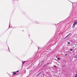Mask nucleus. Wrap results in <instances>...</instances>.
Returning <instances> with one entry per match:
<instances>
[{
    "mask_svg": "<svg viewBox=\"0 0 77 77\" xmlns=\"http://www.w3.org/2000/svg\"><path fill=\"white\" fill-rule=\"evenodd\" d=\"M71 33H70V34H69L67 35L64 38L65 39L66 38H67L70 35V34H71Z\"/></svg>",
    "mask_w": 77,
    "mask_h": 77,
    "instance_id": "obj_3",
    "label": "nucleus"
},
{
    "mask_svg": "<svg viewBox=\"0 0 77 77\" xmlns=\"http://www.w3.org/2000/svg\"><path fill=\"white\" fill-rule=\"evenodd\" d=\"M76 75L77 76V74H76Z\"/></svg>",
    "mask_w": 77,
    "mask_h": 77,
    "instance_id": "obj_17",
    "label": "nucleus"
},
{
    "mask_svg": "<svg viewBox=\"0 0 77 77\" xmlns=\"http://www.w3.org/2000/svg\"><path fill=\"white\" fill-rule=\"evenodd\" d=\"M54 66L55 67H57V66H56L55 65H54Z\"/></svg>",
    "mask_w": 77,
    "mask_h": 77,
    "instance_id": "obj_14",
    "label": "nucleus"
},
{
    "mask_svg": "<svg viewBox=\"0 0 77 77\" xmlns=\"http://www.w3.org/2000/svg\"><path fill=\"white\" fill-rule=\"evenodd\" d=\"M38 75H39L38 74L37 75V76L38 77Z\"/></svg>",
    "mask_w": 77,
    "mask_h": 77,
    "instance_id": "obj_15",
    "label": "nucleus"
},
{
    "mask_svg": "<svg viewBox=\"0 0 77 77\" xmlns=\"http://www.w3.org/2000/svg\"><path fill=\"white\" fill-rule=\"evenodd\" d=\"M70 51H72V49H70Z\"/></svg>",
    "mask_w": 77,
    "mask_h": 77,
    "instance_id": "obj_9",
    "label": "nucleus"
},
{
    "mask_svg": "<svg viewBox=\"0 0 77 77\" xmlns=\"http://www.w3.org/2000/svg\"><path fill=\"white\" fill-rule=\"evenodd\" d=\"M65 56H67V54H65Z\"/></svg>",
    "mask_w": 77,
    "mask_h": 77,
    "instance_id": "obj_10",
    "label": "nucleus"
},
{
    "mask_svg": "<svg viewBox=\"0 0 77 77\" xmlns=\"http://www.w3.org/2000/svg\"><path fill=\"white\" fill-rule=\"evenodd\" d=\"M17 72H19V71L18 70L17 71Z\"/></svg>",
    "mask_w": 77,
    "mask_h": 77,
    "instance_id": "obj_13",
    "label": "nucleus"
},
{
    "mask_svg": "<svg viewBox=\"0 0 77 77\" xmlns=\"http://www.w3.org/2000/svg\"><path fill=\"white\" fill-rule=\"evenodd\" d=\"M76 24H77V21H76L75 22H74L73 25V27H75V25H76Z\"/></svg>",
    "mask_w": 77,
    "mask_h": 77,
    "instance_id": "obj_1",
    "label": "nucleus"
},
{
    "mask_svg": "<svg viewBox=\"0 0 77 77\" xmlns=\"http://www.w3.org/2000/svg\"><path fill=\"white\" fill-rule=\"evenodd\" d=\"M44 62V61H42V62Z\"/></svg>",
    "mask_w": 77,
    "mask_h": 77,
    "instance_id": "obj_16",
    "label": "nucleus"
},
{
    "mask_svg": "<svg viewBox=\"0 0 77 77\" xmlns=\"http://www.w3.org/2000/svg\"><path fill=\"white\" fill-rule=\"evenodd\" d=\"M75 77H77V76H75Z\"/></svg>",
    "mask_w": 77,
    "mask_h": 77,
    "instance_id": "obj_18",
    "label": "nucleus"
},
{
    "mask_svg": "<svg viewBox=\"0 0 77 77\" xmlns=\"http://www.w3.org/2000/svg\"><path fill=\"white\" fill-rule=\"evenodd\" d=\"M47 66V65H44V66H43V68H44V67H45V66Z\"/></svg>",
    "mask_w": 77,
    "mask_h": 77,
    "instance_id": "obj_4",
    "label": "nucleus"
},
{
    "mask_svg": "<svg viewBox=\"0 0 77 77\" xmlns=\"http://www.w3.org/2000/svg\"><path fill=\"white\" fill-rule=\"evenodd\" d=\"M41 74V72H40L38 74L39 75H40V74Z\"/></svg>",
    "mask_w": 77,
    "mask_h": 77,
    "instance_id": "obj_7",
    "label": "nucleus"
},
{
    "mask_svg": "<svg viewBox=\"0 0 77 77\" xmlns=\"http://www.w3.org/2000/svg\"><path fill=\"white\" fill-rule=\"evenodd\" d=\"M67 43L68 44H70V42H68Z\"/></svg>",
    "mask_w": 77,
    "mask_h": 77,
    "instance_id": "obj_6",
    "label": "nucleus"
},
{
    "mask_svg": "<svg viewBox=\"0 0 77 77\" xmlns=\"http://www.w3.org/2000/svg\"><path fill=\"white\" fill-rule=\"evenodd\" d=\"M74 58H77V55H76V57H74Z\"/></svg>",
    "mask_w": 77,
    "mask_h": 77,
    "instance_id": "obj_5",
    "label": "nucleus"
},
{
    "mask_svg": "<svg viewBox=\"0 0 77 77\" xmlns=\"http://www.w3.org/2000/svg\"><path fill=\"white\" fill-rule=\"evenodd\" d=\"M48 64H49V63H48L46 65H48Z\"/></svg>",
    "mask_w": 77,
    "mask_h": 77,
    "instance_id": "obj_11",
    "label": "nucleus"
},
{
    "mask_svg": "<svg viewBox=\"0 0 77 77\" xmlns=\"http://www.w3.org/2000/svg\"><path fill=\"white\" fill-rule=\"evenodd\" d=\"M24 63H25V61H24V62L23 63V64H24Z\"/></svg>",
    "mask_w": 77,
    "mask_h": 77,
    "instance_id": "obj_12",
    "label": "nucleus"
},
{
    "mask_svg": "<svg viewBox=\"0 0 77 77\" xmlns=\"http://www.w3.org/2000/svg\"><path fill=\"white\" fill-rule=\"evenodd\" d=\"M16 74H17V72H14L13 73V75H15Z\"/></svg>",
    "mask_w": 77,
    "mask_h": 77,
    "instance_id": "obj_2",
    "label": "nucleus"
},
{
    "mask_svg": "<svg viewBox=\"0 0 77 77\" xmlns=\"http://www.w3.org/2000/svg\"><path fill=\"white\" fill-rule=\"evenodd\" d=\"M57 59L58 60H60V58H57Z\"/></svg>",
    "mask_w": 77,
    "mask_h": 77,
    "instance_id": "obj_8",
    "label": "nucleus"
}]
</instances>
